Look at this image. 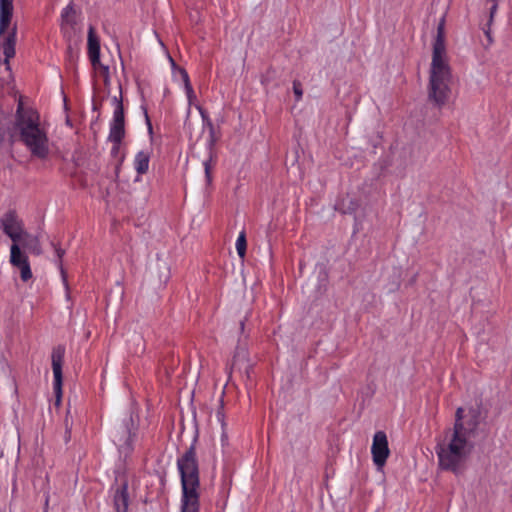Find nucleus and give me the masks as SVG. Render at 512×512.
<instances>
[{"mask_svg":"<svg viewBox=\"0 0 512 512\" xmlns=\"http://www.w3.org/2000/svg\"><path fill=\"white\" fill-rule=\"evenodd\" d=\"M65 348L61 345L55 347L52 351L51 361H52V370L54 375V393L56 396L57 403L60 402L61 394H62V366L64 362Z\"/></svg>","mask_w":512,"mask_h":512,"instance_id":"8","label":"nucleus"},{"mask_svg":"<svg viewBox=\"0 0 512 512\" xmlns=\"http://www.w3.org/2000/svg\"><path fill=\"white\" fill-rule=\"evenodd\" d=\"M180 73H181V76H182V79H183V82H184L185 89H188L189 87H192L191 83H190V80H189L188 73L186 72V70L185 69H181Z\"/></svg>","mask_w":512,"mask_h":512,"instance_id":"25","label":"nucleus"},{"mask_svg":"<svg viewBox=\"0 0 512 512\" xmlns=\"http://www.w3.org/2000/svg\"><path fill=\"white\" fill-rule=\"evenodd\" d=\"M56 254H57L58 258L61 259L64 255V250H62L61 248H57Z\"/></svg>","mask_w":512,"mask_h":512,"instance_id":"27","label":"nucleus"},{"mask_svg":"<svg viewBox=\"0 0 512 512\" xmlns=\"http://www.w3.org/2000/svg\"><path fill=\"white\" fill-rule=\"evenodd\" d=\"M484 32H485L486 36L488 37L489 43H491L492 42V38H491V35H490V29L488 28Z\"/></svg>","mask_w":512,"mask_h":512,"instance_id":"29","label":"nucleus"},{"mask_svg":"<svg viewBox=\"0 0 512 512\" xmlns=\"http://www.w3.org/2000/svg\"><path fill=\"white\" fill-rule=\"evenodd\" d=\"M211 160H212V158L210 157L208 160L204 161V170H205V176H206L207 183H211V181H212V176H211V169H212Z\"/></svg>","mask_w":512,"mask_h":512,"instance_id":"23","label":"nucleus"},{"mask_svg":"<svg viewBox=\"0 0 512 512\" xmlns=\"http://www.w3.org/2000/svg\"><path fill=\"white\" fill-rule=\"evenodd\" d=\"M10 263L15 267H19L29 263L27 256L21 252L19 242H13V244L11 245Z\"/></svg>","mask_w":512,"mask_h":512,"instance_id":"15","label":"nucleus"},{"mask_svg":"<svg viewBox=\"0 0 512 512\" xmlns=\"http://www.w3.org/2000/svg\"><path fill=\"white\" fill-rule=\"evenodd\" d=\"M486 1L490 2L492 4L490 7V15H489V22H488V26H490L493 22L496 12H497L499 0H486Z\"/></svg>","mask_w":512,"mask_h":512,"instance_id":"19","label":"nucleus"},{"mask_svg":"<svg viewBox=\"0 0 512 512\" xmlns=\"http://www.w3.org/2000/svg\"><path fill=\"white\" fill-rule=\"evenodd\" d=\"M13 15V0H0V36L9 28Z\"/></svg>","mask_w":512,"mask_h":512,"instance_id":"10","label":"nucleus"},{"mask_svg":"<svg viewBox=\"0 0 512 512\" xmlns=\"http://www.w3.org/2000/svg\"><path fill=\"white\" fill-rule=\"evenodd\" d=\"M128 484L124 481L115 491L114 494V506L117 512L128 511Z\"/></svg>","mask_w":512,"mask_h":512,"instance_id":"12","label":"nucleus"},{"mask_svg":"<svg viewBox=\"0 0 512 512\" xmlns=\"http://www.w3.org/2000/svg\"><path fill=\"white\" fill-rule=\"evenodd\" d=\"M113 101L115 103V109L113 113V120L110 124L108 139L114 144L113 150L117 151L125 136V119L122 100L114 97Z\"/></svg>","mask_w":512,"mask_h":512,"instance_id":"5","label":"nucleus"},{"mask_svg":"<svg viewBox=\"0 0 512 512\" xmlns=\"http://www.w3.org/2000/svg\"><path fill=\"white\" fill-rule=\"evenodd\" d=\"M145 117H146V122H147V125H148L149 133H152V125H151V122H150L149 116H148V114H147V112H146V111H145Z\"/></svg>","mask_w":512,"mask_h":512,"instance_id":"26","label":"nucleus"},{"mask_svg":"<svg viewBox=\"0 0 512 512\" xmlns=\"http://www.w3.org/2000/svg\"><path fill=\"white\" fill-rule=\"evenodd\" d=\"M196 109L200 112L203 120L207 123L208 127L210 128L211 132H213V124L211 122V120L209 119L206 111L200 106V105H195Z\"/></svg>","mask_w":512,"mask_h":512,"instance_id":"21","label":"nucleus"},{"mask_svg":"<svg viewBox=\"0 0 512 512\" xmlns=\"http://www.w3.org/2000/svg\"><path fill=\"white\" fill-rule=\"evenodd\" d=\"M182 484L181 512H199V470L194 443L177 461Z\"/></svg>","mask_w":512,"mask_h":512,"instance_id":"4","label":"nucleus"},{"mask_svg":"<svg viewBox=\"0 0 512 512\" xmlns=\"http://www.w3.org/2000/svg\"><path fill=\"white\" fill-rule=\"evenodd\" d=\"M150 154L145 151H139L134 159V167L139 175L147 173L149 169Z\"/></svg>","mask_w":512,"mask_h":512,"instance_id":"16","label":"nucleus"},{"mask_svg":"<svg viewBox=\"0 0 512 512\" xmlns=\"http://www.w3.org/2000/svg\"><path fill=\"white\" fill-rule=\"evenodd\" d=\"M19 243H21L23 248L29 250L35 255H39L41 253V245L38 237L28 234L26 231Z\"/></svg>","mask_w":512,"mask_h":512,"instance_id":"14","label":"nucleus"},{"mask_svg":"<svg viewBox=\"0 0 512 512\" xmlns=\"http://www.w3.org/2000/svg\"><path fill=\"white\" fill-rule=\"evenodd\" d=\"M470 438V434L445 430L435 447L439 468L460 474L474 448Z\"/></svg>","mask_w":512,"mask_h":512,"instance_id":"2","label":"nucleus"},{"mask_svg":"<svg viewBox=\"0 0 512 512\" xmlns=\"http://www.w3.org/2000/svg\"><path fill=\"white\" fill-rule=\"evenodd\" d=\"M293 92L295 94L296 101L301 100L302 95H303V90H302V85H301L300 81H298V80L293 81Z\"/></svg>","mask_w":512,"mask_h":512,"instance_id":"20","label":"nucleus"},{"mask_svg":"<svg viewBox=\"0 0 512 512\" xmlns=\"http://www.w3.org/2000/svg\"><path fill=\"white\" fill-rule=\"evenodd\" d=\"M216 417H217V420L221 423L222 428H224L225 422H224V413H223V400H221L219 409L216 413Z\"/></svg>","mask_w":512,"mask_h":512,"instance_id":"24","label":"nucleus"},{"mask_svg":"<svg viewBox=\"0 0 512 512\" xmlns=\"http://www.w3.org/2000/svg\"><path fill=\"white\" fill-rule=\"evenodd\" d=\"M463 413L464 409L462 407H459L456 410L455 414V422L452 428H447L446 430L449 431H457L459 433H465V434H473L474 429L477 426V421L475 420L472 425L469 424L470 427H466L463 421Z\"/></svg>","mask_w":512,"mask_h":512,"instance_id":"13","label":"nucleus"},{"mask_svg":"<svg viewBox=\"0 0 512 512\" xmlns=\"http://www.w3.org/2000/svg\"><path fill=\"white\" fill-rule=\"evenodd\" d=\"M88 55L92 66L95 69L100 68L107 78L109 74V67L101 64L100 62V41L96 36L93 26H90L88 30Z\"/></svg>","mask_w":512,"mask_h":512,"instance_id":"9","label":"nucleus"},{"mask_svg":"<svg viewBox=\"0 0 512 512\" xmlns=\"http://www.w3.org/2000/svg\"><path fill=\"white\" fill-rule=\"evenodd\" d=\"M15 128L19 132L20 141L30 153L40 159L49 154L47 132L40 125V116L33 109H24L20 102L16 111Z\"/></svg>","mask_w":512,"mask_h":512,"instance_id":"3","label":"nucleus"},{"mask_svg":"<svg viewBox=\"0 0 512 512\" xmlns=\"http://www.w3.org/2000/svg\"><path fill=\"white\" fill-rule=\"evenodd\" d=\"M451 81L452 72L445 44V18L442 17L438 23L437 34L433 43L427 88L428 100L437 107L444 106L451 95Z\"/></svg>","mask_w":512,"mask_h":512,"instance_id":"1","label":"nucleus"},{"mask_svg":"<svg viewBox=\"0 0 512 512\" xmlns=\"http://www.w3.org/2000/svg\"><path fill=\"white\" fill-rule=\"evenodd\" d=\"M18 268H20V270H21V279L23 281L26 282L32 277V272H31L29 263L19 266Z\"/></svg>","mask_w":512,"mask_h":512,"instance_id":"18","label":"nucleus"},{"mask_svg":"<svg viewBox=\"0 0 512 512\" xmlns=\"http://www.w3.org/2000/svg\"><path fill=\"white\" fill-rule=\"evenodd\" d=\"M0 228L13 242H19L25 232L23 222L15 210H8L2 215Z\"/></svg>","mask_w":512,"mask_h":512,"instance_id":"6","label":"nucleus"},{"mask_svg":"<svg viewBox=\"0 0 512 512\" xmlns=\"http://www.w3.org/2000/svg\"><path fill=\"white\" fill-rule=\"evenodd\" d=\"M246 247H247V241H246V234L244 231H242L236 241V249L239 257L241 259H244L246 255Z\"/></svg>","mask_w":512,"mask_h":512,"instance_id":"17","label":"nucleus"},{"mask_svg":"<svg viewBox=\"0 0 512 512\" xmlns=\"http://www.w3.org/2000/svg\"><path fill=\"white\" fill-rule=\"evenodd\" d=\"M70 11H72V8L71 7H67L64 11V13L62 14V17H67L68 15H70Z\"/></svg>","mask_w":512,"mask_h":512,"instance_id":"28","label":"nucleus"},{"mask_svg":"<svg viewBox=\"0 0 512 512\" xmlns=\"http://www.w3.org/2000/svg\"><path fill=\"white\" fill-rule=\"evenodd\" d=\"M371 453L374 464L377 468H382L390 455L388 439L384 431H377L374 434Z\"/></svg>","mask_w":512,"mask_h":512,"instance_id":"7","label":"nucleus"},{"mask_svg":"<svg viewBox=\"0 0 512 512\" xmlns=\"http://www.w3.org/2000/svg\"><path fill=\"white\" fill-rule=\"evenodd\" d=\"M185 91H186L189 107H191L194 104L195 100H196L195 92H194L192 87H189L188 89H185ZM189 114H190V108H188V115Z\"/></svg>","mask_w":512,"mask_h":512,"instance_id":"22","label":"nucleus"},{"mask_svg":"<svg viewBox=\"0 0 512 512\" xmlns=\"http://www.w3.org/2000/svg\"><path fill=\"white\" fill-rule=\"evenodd\" d=\"M170 61H171L172 65H175L174 60L171 57H170Z\"/></svg>","mask_w":512,"mask_h":512,"instance_id":"30","label":"nucleus"},{"mask_svg":"<svg viewBox=\"0 0 512 512\" xmlns=\"http://www.w3.org/2000/svg\"><path fill=\"white\" fill-rule=\"evenodd\" d=\"M16 35H17V27L16 24L13 25L11 31L5 36L2 48L3 54L5 56V63L7 68H9V60L15 56V46H16Z\"/></svg>","mask_w":512,"mask_h":512,"instance_id":"11","label":"nucleus"},{"mask_svg":"<svg viewBox=\"0 0 512 512\" xmlns=\"http://www.w3.org/2000/svg\"><path fill=\"white\" fill-rule=\"evenodd\" d=\"M243 327H244V322L242 321L241 322V329H243Z\"/></svg>","mask_w":512,"mask_h":512,"instance_id":"31","label":"nucleus"}]
</instances>
